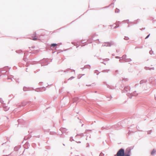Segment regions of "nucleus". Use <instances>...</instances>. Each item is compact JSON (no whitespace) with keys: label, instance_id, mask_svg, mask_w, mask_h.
Masks as SVG:
<instances>
[{"label":"nucleus","instance_id":"obj_1","mask_svg":"<svg viewBox=\"0 0 156 156\" xmlns=\"http://www.w3.org/2000/svg\"><path fill=\"white\" fill-rule=\"evenodd\" d=\"M125 155V152L124 149H121L117 152L115 156H124Z\"/></svg>","mask_w":156,"mask_h":156},{"label":"nucleus","instance_id":"obj_2","mask_svg":"<svg viewBox=\"0 0 156 156\" xmlns=\"http://www.w3.org/2000/svg\"><path fill=\"white\" fill-rule=\"evenodd\" d=\"M130 149L129 148H128L126 150L125 152V154L130 155Z\"/></svg>","mask_w":156,"mask_h":156},{"label":"nucleus","instance_id":"obj_3","mask_svg":"<svg viewBox=\"0 0 156 156\" xmlns=\"http://www.w3.org/2000/svg\"><path fill=\"white\" fill-rule=\"evenodd\" d=\"M111 45V43L110 42H105L103 44V46H110Z\"/></svg>","mask_w":156,"mask_h":156},{"label":"nucleus","instance_id":"obj_4","mask_svg":"<svg viewBox=\"0 0 156 156\" xmlns=\"http://www.w3.org/2000/svg\"><path fill=\"white\" fill-rule=\"evenodd\" d=\"M155 152L156 151L154 149L152 151L151 153V154L153 155V154H154L155 153Z\"/></svg>","mask_w":156,"mask_h":156},{"label":"nucleus","instance_id":"obj_5","mask_svg":"<svg viewBox=\"0 0 156 156\" xmlns=\"http://www.w3.org/2000/svg\"><path fill=\"white\" fill-rule=\"evenodd\" d=\"M57 45V44H52L51 45V46L52 47H55V46H56Z\"/></svg>","mask_w":156,"mask_h":156},{"label":"nucleus","instance_id":"obj_6","mask_svg":"<svg viewBox=\"0 0 156 156\" xmlns=\"http://www.w3.org/2000/svg\"><path fill=\"white\" fill-rule=\"evenodd\" d=\"M124 39L125 40H127L129 39V38L128 37H125L124 38Z\"/></svg>","mask_w":156,"mask_h":156},{"label":"nucleus","instance_id":"obj_7","mask_svg":"<svg viewBox=\"0 0 156 156\" xmlns=\"http://www.w3.org/2000/svg\"><path fill=\"white\" fill-rule=\"evenodd\" d=\"M115 12H119V9H115Z\"/></svg>","mask_w":156,"mask_h":156},{"label":"nucleus","instance_id":"obj_8","mask_svg":"<svg viewBox=\"0 0 156 156\" xmlns=\"http://www.w3.org/2000/svg\"><path fill=\"white\" fill-rule=\"evenodd\" d=\"M150 35V34H149L148 35H147V36L145 38V39H146L147 38L149 37V36Z\"/></svg>","mask_w":156,"mask_h":156},{"label":"nucleus","instance_id":"obj_9","mask_svg":"<svg viewBox=\"0 0 156 156\" xmlns=\"http://www.w3.org/2000/svg\"><path fill=\"white\" fill-rule=\"evenodd\" d=\"M124 156H130V155L125 154Z\"/></svg>","mask_w":156,"mask_h":156},{"label":"nucleus","instance_id":"obj_10","mask_svg":"<svg viewBox=\"0 0 156 156\" xmlns=\"http://www.w3.org/2000/svg\"><path fill=\"white\" fill-rule=\"evenodd\" d=\"M33 40H36V38H34L33 39Z\"/></svg>","mask_w":156,"mask_h":156},{"label":"nucleus","instance_id":"obj_11","mask_svg":"<svg viewBox=\"0 0 156 156\" xmlns=\"http://www.w3.org/2000/svg\"><path fill=\"white\" fill-rule=\"evenodd\" d=\"M5 107H4V110H5V111H6V110H5Z\"/></svg>","mask_w":156,"mask_h":156}]
</instances>
